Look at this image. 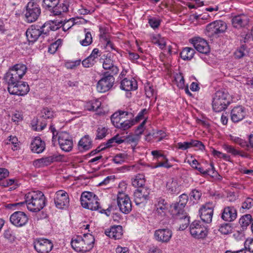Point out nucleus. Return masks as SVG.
I'll list each match as a JSON object with an SVG mask.
<instances>
[{"mask_svg":"<svg viewBox=\"0 0 253 253\" xmlns=\"http://www.w3.org/2000/svg\"><path fill=\"white\" fill-rule=\"evenodd\" d=\"M56 21H47L42 25L34 24L31 25L26 31V35L28 41L34 43L41 37L47 36L50 31H56L59 29L60 25Z\"/></svg>","mask_w":253,"mask_h":253,"instance_id":"obj_1","label":"nucleus"},{"mask_svg":"<svg viewBox=\"0 0 253 253\" xmlns=\"http://www.w3.org/2000/svg\"><path fill=\"white\" fill-rule=\"evenodd\" d=\"M26 204L29 211L37 212L42 210L45 206L46 198L43 193L40 191H32L25 195L23 202L16 203L15 205Z\"/></svg>","mask_w":253,"mask_h":253,"instance_id":"obj_2","label":"nucleus"},{"mask_svg":"<svg viewBox=\"0 0 253 253\" xmlns=\"http://www.w3.org/2000/svg\"><path fill=\"white\" fill-rule=\"evenodd\" d=\"M95 239L89 233L84 234L83 237L77 236L72 238L71 245L72 248L78 252L86 253L94 247Z\"/></svg>","mask_w":253,"mask_h":253,"instance_id":"obj_3","label":"nucleus"},{"mask_svg":"<svg viewBox=\"0 0 253 253\" xmlns=\"http://www.w3.org/2000/svg\"><path fill=\"white\" fill-rule=\"evenodd\" d=\"M27 69L26 66L23 64H17L9 68L3 78L8 85V91L22 78L26 74Z\"/></svg>","mask_w":253,"mask_h":253,"instance_id":"obj_4","label":"nucleus"},{"mask_svg":"<svg viewBox=\"0 0 253 253\" xmlns=\"http://www.w3.org/2000/svg\"><path fill=\"white\" fill-rule=\"evenodd\" d=\"M230 102V96L227 91L218 90L214 93L212 97V109L216 112H220L225 110Z\"/></svg>","mask_w":253,"mask_h":253,"instance_id":"obj_5","label":"nucleus"},{"mask_svg":"<svg viewBox=\"0 0 253 253\" xmlns=\"http://www.w3.org/2000/svg\"><path fill=\"white\" fill-rule=\"evenodd\" d=\"M26 21L28 23L35 22L41 13V9L38 2L29 1L24 11Z\"/></svg>","mask_w":253,"mask_h":253,"instance_id":"obj_6","label":"nucleus"},{"mask_svg":"<svg viewBox=\"0 0 253 253\" xmlns=\"http://www.w3.org/2000/svg\"><path fill=\"white\" fill-rule=\"evenodd\" d=\"M114 75L109 74V72L104 74V77L98 81L97 84V89L99 92H105L110 90L115 81Z\"/></svg>","mask_w":253,"mask_h":253,"instance_id":"obj_7","label":"nucleus"},{"mask_svg":"<svg viewBox=\"0 0 253 253\" xmlns=\"http://www.w3.org/2000/svg\"><path fill=\"white\" fill-rule=\"evenodd\" d=\"M117 204L120 210L124 213L127 214L131 211V202L129 196L123 192L117 195Z\"/></svg>","mask_w":253,"mask_h":253,"instance_id":"obj_8","label":"nucleus"},{"mask_svg":"<svg viewBox=\"0 0 253 253\" xmlns=\"http://www.w3.org/2000/svg\"><path fill=\"white\" fill-rule=\"evenodd\" d=\"M190 232L191 235L197 239H203L207 235V228L199 221H193L190 226Z\"/></svg>","mask_w":253,"mask_h":253,"instance_id":"obj_9","label":"nucleus"},{"mask_svg":"<svg viewBox=\"0 0 253 253\" xmlns=\"http://www.w3.org/2000/svg\"><path fill=\"white\" fill-rule=\"evenodd\" d=\"M55 206L59 209H64L69 205V197L68 193L63 190L57 191L54 197Z\"/></svg>","mask_w":253,"mask_h":253,"instance_id":"obj_10","label":"nucleus"},{"mask_svg":"<svg viewBox=\"0 0 253 253\" xmlns=\"http://www.w3.org/2000/svg\"><path fill=\"white\" fill-rule=\"evenodd\" d=\"M34 248L39 253H48L53 248V244L51 240L45 238H39L34 243Z\"/></svg>","mask_w":253,"mask_h":253,"instance_id":"obj_11","label":"nucleus"},{"mask_svg":"<svg viewBox=\"0 0 253 253\" xmlns=\"http://www.w3.org/2000/svg\"><path fill=\"white\" fill-rule=\"evenodd\" d=\"M58 143L61 149L65 152L70 151L73 148V140L69 133L66 131L59 132Z\"/></svg>","mask_w":253,"mask_h":253,"instance_id":"obj_12","label":"nucleus"},{"mask_svg":"<svg viewBox=\"0 0 253 253\" xmlns=\"http://www.w3.org/2000/svg\"><path fill=\"white\" fill-rule=\"evenodd\" d=\"M63 155L54 154L52 156L39 159L33 162V165L36 168H42L47 166L54 162H60L63 160Z\"/></svg>","mask_w":253,"mask_h":253,"instance_id":"obj_13","label":"nucleus"},{"mask_svg":"<svg viewBox=\"0 0 253 253\" xmlns=\"http://www.w3.org/2000/svg\"><path fill=\"white\" fill-rule=\"evenodd\" d=\"M214 206L212 202H208L200 209V217L204 222L207 223L211 222Z\"/></svg>","mask_w":253,"mask_h":253,"instance_id":"obj_14","label":"nucleus"},{"mask_svg":"<svg viewBox=\"0 0 253 253\" xmlns=\"http://www.w3.org/2000/svg\"><path fill=\"white\" fill-rule=\"evenodd\" d=\"M151 154L156 161V164L153 166L154 168L164 167L169 169L172 167V165L169 164L166 156L162 154L160 151L153 150L151 152Z\"/></svg>","mask_w":253,"mask_h":253,"instance_id":"obj_15","label":"nucleus"},{"mask_svg":"<svg viewBox=\"0 0 253 253\" xmlns=\"http://www.w3.org/2000/svg\"><path fill=\"white\" fill-rule=\"evenodd\" d=\"M150 190L147 187L138 188L134 192V200L136 205L145 203L149 199Z\"/></svg>","mask_w":253,"mask_h":253,"instance_id":"obj_16","label":"nucleus"},{"mask_svg":"<svg viewBox=\"0 0 253 253\" xmlns=\"http://www.w3.org/2000/svg\"><path fill=\"white\" fill-rule=\"evenodd\" d=\"M10 221L15 226L22 227L28 222V217L25 212L18 211L11 215Z\"/></svg>","mask_w":253,"mask_h":253,"instance_id":"obj_17","label":"nucleus"},{"mask_svg":"<svg viewBox=\"0 0 253 253\" xmlns=\"http://www.w3.org/2000/svg\"><path fill=\"white\" fill-rule=\"evenodd\" d=\"M13 86L8 90L11 94L23 96L27 94L30 90L29 85L26 82L22 83L20 81Z\"/></svg>","mask_w":253,"mask_h":253,"instance_id":"obj_18","label":"nucleus"},{"mask_svg":"<svg viewBox=\"0 0 253 253\" xmlns=\"http://www.w3.org/2000/svg\"><path fill=\"white\" fill-rule=\"evenodd\" d=\"M226 29V25L222 21H214L208 24L206 27L207 31L211 35L222 33Z\"/></svg>","mask_w":253,"mask_h":253,"instance_id":"obj_19","label":"nucleus"},{"mask_svg":"<svg viewBox=\"0 0 253 253\" xmlns=\"http://www.w3.org/2000/svg\"><path fill=\"white\" fill-rule=\"evenodd\" d=\"M172 235V232L169 228H163L156 230L154 233L155 239L162 243L169 242Z\"/></svg>","mask_w":253,"mask_h":253,"instance_id":"obj_20","label":"nucleus"},{"mask_svg":"<svg viewBox=\"0 0 253 253\" xmlns=\"http://www.w3.org/2000/svg\"><path fill=\"white\" fill-rule=\"evenodd\" d=\"M194 48L199 52L207 54L210 52V47L207 41L200 38H195L192 40Z\"/></svg>","mask_w":253,"mask_h":253,"instance_id":"obj_21","label":"nucleus"},{"mask_svg":"<svg viewBox=\"0 0 253 253\" xmlns=\"http://www.w3.org/2000/svg\"><path fill=\"white\" fill-rule=\"evenodd\" d=\"M237 216V212L236 209L233 206H227L222 210L221 218L228 222L234 221Z\"/></svg>","mask_w":253,"mask_h":253,"instance_id":"obj_22","label":"nucleus"},{"mask_svg":"<svg viewBox=\"0 0 253 253\" xmlns=\"http://www.w3.org/2000/svg\"><path fill=\"white\" fill-rule=\"evenodd\" d=\"M156 213L161 217L164 216L168 210V204L162 197L157 198L155 204Z\"/></svg>","mask_w":253,"mask_h":253,"instance_id":"obj_23","label":"nucleus"},{"mask_svg":"<svg viewBox=\"0 0 253 253\" xmlns=\"http://www.w3.org/2000/svg\"><path fill=\"white\" fill-rule=\"evenodd\" d=\"M249 19L245 14H240L233 16L232 18V25L233 27L240 29L246 26L249 23Z\"/></svg>","mask_w":253,"mask_h":253,"instance_id":"obj_24","label":"nucleus"},{"mask_svg":"<svg viewBox=\"0 0 253 253\" xmlns=\"http://www.w3.org/2000/svg\"><path fill=\"white\" fill-rule=\"evenodd\" d=\"M246 111L245 108L241 106H237L231 111V119L235 123L242 120L245 117Z\"/></svg>","mask_w":253,"mask_h":253,"instance_id":"obj_25","label":"nucleus"},{"mask_svg":"<svg viewBox=\"0 0 253 253\" xmlns=\"http://www.w3.org/2000/svg\"><path fill=\"white\" fill-rule=\"evenodd\" d=\"M105 234L115 240L120 239L123 236V228L121 225H114L105 231Z\"/></svg>","mask_w":253,"mask_h":253,"instance_id":"obj_26","label":"nucleus"},{"mask_svg":"<svg viewBox=\"0 0 253 253\" xmlns=\"http://www.w3.org/2000/svg\"><path fill=\"white\" fill-rule=\"evenodd\" d=\"M179 198V202L172 205V211L174 214H179L181 212H183L182 209L185 207L188 200V196L186 194H181Z\"/></svg>","mask_w":253,"mask_h":253,"instance_id":"obj_27","label":"nucleus"},{"mask_svg":"<svg viewBox=\"0 0 253 253\" xmlns=\"http://www.w3.org/2000/svg\"><path fill=\"white\" fill-rule=\"evenodd\" d=\"M102 66L105 70H109V74L116 75L119 72L118 67L114 65V61L110 56H106L104 59Z\"/></svg>","mask_w":253,"mask_h":253,"instance_id":"obj_28","label":"nucleus"},{"mask_svg":"<svg viewBox=\"0 0 253 253\" xmlns=\"http://www.w3.org/2000/svg\"><path fill=\"white\" fill-rule=\"evenodd\" d=\"M45 149V143L41 138L36 137L31 142V151L35 153H42Z\"/></svg>","mask_w":253,"mask_h":253,"instance_id":"obj_29","label":"nucleus"},{"mask_svg":"<svg viewBox=\"0 0 253 253\" xmlns=\"http://www.w3.org/2000/svg\"><path fill=\"white\" fill-rule=\"evenodd\" d=\"M112 123L116 127L123 130H127L135 124L134 120L132 119L119 121V120L117 118L114 121V122Z\"/></svg>","mask_w":253,"mask_h":253,"instance_id":"obj_30","label":"nucleus"},{"mask_svg":"<svg viewBox=\"0 0 253 253\" xmlns=\"http://www.w3.org/2000/svg\"><path fill=\"white\" fill-rule=\"evenodd\" d=\"M137 88V83L134 79L125 78L121 83V88L126 91L135 90Z\"/></svg>","mask_w":253,"mask_h":253,"instance_id":"obj_31","label":"nucleus"},{"mask_svg":"<svg viewBox=\"0 0 253 253\" xmlns=\"http://www.w3.org/2000/svg\"><path fill=\"white\" fill-rule=\"evenodd\" d=\"M98 201L99 199L98 197L95 195V197H93L91 200H89V202L87 203V205H85L83 207L89 209L91 211H98L100 213H104L105 212V210L101 209V207L100 206Z\"/></svg>","mask_w":253,"mask_h":253,"instance_id":"obj_32","label":"nucleus"},{"mask_svg":"<svg viewBox=\"0 0 253 253\" xmlns=\"http://www.w3.org/2000/svg\"><path fill=\"white\" fill-rule=\"evenodd\" d=\"M133 117L132 114L128 111H125L119 110L114 113L111 117L112 122H114L117 118L119 120V121L126 120L127 119H131Z\"/></svg>","mask_w":253,"mask_h":253,"instance_id":"obj_33","label":"nucleus"},{"mask_svg":"<svg viewBox=\"0 0 253 253\" xmlns=\"http://www.w3.org/2000/svg\"><path fill=\"white\" fill-rule=\"evenodd\" d=\"M43 2L47 7L52 8L54 15L61 14V11H57L59 9L57 7V5L59 3V0H43Z\"/></svg>","mask_w":253,"mask_h":253,"instance_id":"obj_34","label":"nucleus"},{"mask_svg":"<svg viewBox=\"0 0 253 253\" xmlns=\"http://www.w3.org/2000/svg\"><path fill=\"white\" fill-rule=\"evenodd\" d=\"M91 140L87 135L82 138L79 142V149H82L83 150H87L91 148Z\"/></svg>","mask_w":253,"mask_h":253,"instance_id":"obj_35","label":"nucleus"},{"mask_svg":"<svg viewBox=\"0 0 253 253\" xmlns=\"http://www.w3.org/2000/svg\"><path fill=\"white\" fill-rule=\"evenodd\" d=\"M253 218L250 214L243 215L239 219V223L243 230L247 228L253 222Z\"/></svg>","mask_w":253,"mask_h":253,"instance_id":"obj_36","label":"nucleus"},{"mask_svg":"<svg viewBox=\"0 0 253 253\" xmlns=\"http://www.w3.org/2000/svg\"><path fill=\"white\" fill-rule=\"evenodd\" d=\"M167 188L171 194H177L180 191V187L176 180H171L167 182Z\"/></svg>","mask_w":253,"mask_h":253,"instance_id":"obj_37","label":"nucleus"},{"mask_svg":"<svg viewBox=\"0 0 253 253\" xmlns=\"http://www.w3.org/2000/svg\"><path fill=\"white\" fill-rule=\"evenodd\" d=\"M124 137H121L119 134H117L112 138L109 139L105 144V148H109L115 146V144H120L125 141L123 139Z\"/></svg>","mask_w":253,"mask_h":253,"instance_id":"obj_38","label":"nucleus"},{"mask_svg":"<svg viewBox=\"0 0 253 253\" xmlns=\"http://www.w3.org/2000/svg\"><path fill=\"white\" fill-rule=\"evenodd\" d=\"M195 53V50L191 47H186L183 48L180 53V56L183 60H190Z\"/></svg>","mask_w":253,"mask_h":253,"instance_id":"obj_39","label":"nucleus"},{"mask_svg":"<svg viewBox=\"0 0 253 253\" xmlns=\"http://www.w3.org/2000/svg\"><path fill=\"white\" fill-rule=\"evenodd\" d=\"M177 215V218L179 219L181 222L183 221L180 225L179 229L181 230H184L189 225V217H188L186 213H183L181 212L179 214H175Z\"/></svg>","mask_w":253,"mask_h":253,"instance_id":"obj_40","label":"nucleus"},{"mask_svg":"<svg viewBox=\"0 0 253 253\" xmlns=\"http://www.w3.org/2000/svg\"><path fill=\"white\" fill-rule=\"evenodd\" d=\"M145 183L144 176L141 174H138L134 178L132 179V185L135 187L139 188L143 187Z\"/></svg>","mask_w":253,"mask_h":253,"instance_id":"obj_41","label":"nucleus"},{"mask_svg":"<svg viewBox=\"0 0 253 253\" xmlns=\"http://www.w3.org/2000/svg\"><path fill=\"white\" fill-rule=\"evenodd\" d=\"M101 102L95 99L89 101L85 104V108L88 111H96L101 106Z\"/></svg>","mask_w":253,"mask_h":253,"instance_id":"obj_42","label":"nucleus"},{"mask_svg":"<svg viewBox=\"0 0 253 253\" xmlns=\"http://www.w3.org/2000/svg\"><path fill=\"white\" fill-rule=\"evenodd\" d=\"M95 195L92 192L87 191L83 192L80 198L82 206L84 207L85 205H87L89 200L95 197Z\"/></svg>","mask_w":253,"mask_h":253,"instance_id":"obj_43","label":"nucleus"},{"mask_svg":"<svg viewBox=\"0 0 253 253\" xmlns=\"http://www.w3.org/2000/svg\"><path fill=\"white\" fill-rule=\"evenodd\" d=\"M6 143L8 145H12L13 146L11 147V149L13 151L17 150L19 149V142L16 136H9L6 140Z\"/></svg>","mask_w":253,"mask_h":253,"instance_id":"obj_44","label":"nucleus"},{"mask_svg":"<svg viewBox=\"0 0 253 253\" xmlns=\"http://www.w3.org/2000/svg\"><path fill=\"white\" fill-rule=\"evenodd\" d=\"M84 32L85 33V38L80 41V43L83 46H87L92 43V37L90 32L87 31L86 29H84Z\"/></svg>","mask_w":253,"mask_h":253,"instance_id":"obj_45","label":"nucleus"},{"mask_svg":"<svg viewBox=\"0 0 253 253\" xmlns=\"http://www.w3.org/2000/svg\"><path fill=\"white\" fill-rule=\"evenodd\" d=\"M253 206V199L251 198H247L242 203L240 211L242 212H245L247 210L250 209Z\"/></svg>","mask_w":253,"mask_h":253,"instance_id":"obj_46","label":"nucleus"},{"mask_svg":"<svg viewBox=\"0 0 253 253\" xmlns=\"http://www.w3.org/2000/svg\"><path fill=\"white\" fill-rule=\"evenodd\" d=\"M218 230L221 234L227 235L232 232V227L230 224L224 223L220 225Z\"/></svg>","mask_w":253,"mask_h":253,"instance_id":"obj_47","label":"nucleus"},{"mask_svg":"<svg viewBox=\"0 0 253 253\" xmlns=\"http://www.w3.org/2000/svg\"><path fill=\"white\" fill-rule=\"evenodd\" d=\"M74 19H70L69 20L67 21L66 23L62 24V21H57V20H54V21H56V24H59L60 25L59 28L62 26L63 30L66 31L71 28L72 26L74 25Z\"/></svg>","mask_w":253,"mask_h":253,"instance_id":"obj_48","label":"nucleus"},{"mask_svg":"<svg viewBox=\"0 0 253 253\" xmlns=\"http://www.w3.org/2000/svg\"><path fill=\"white\" fill-rule=\"evenodd\" d=\"M42 117L45 119H51L54 117V113L50 109L46 108H43L42 111Z\"/></svg>","mask_w":253,"mask_h":253,"instance_id":"obj_49","label":"nucleus"},{"mask_svg":"<svg viewBox=\"0 0 253 253\" xmlns=\"http://www.w3.org/2000/svg\"><path fill=\"white\" fill-rule=\"evenodd\" d=\"M108 129L105 127L99 126L97 129L96 139H101L107 134Z\"/></svg>","mask_w":253,"mask_h":253,"instance_id":"obj_50","label":"nucleus"},{"mask_svg":"<svg viewBox=\"0 0 253 253\" xmlns=\"http://www.w3.org/2000/svg\"><path fill=\"white\" fill-rule=\"evenodd\" d=\"M235 58L240 59L243 57L245 55V48L244 45L238 48L234 53Z\"/></svg>","mask_w":253,"mask_h":253,"instance_id":"obj_51","label":"nucleus"},{"mask_svg":"<svg viewBox=\"0 0 253 253\" xmlns=\"http://www.w3.org/2000/svg\"><path fill=\"white\" fill-rule=\"evenodd\" d=\"M161 22V20L156 17L150 18L148 19V23L150 26L153 29L159 27Z\"/></svg>","mask_w":253,"mask_h":253,"instance_id":"obj_52","label":"nucleus"},{"mask_svg":"<svg viewBox=\"0 0 253 253\" xmlns=\"http://www.w3.org/2000/svg\"><path fill=\"white\" fill-rule=\"evenodd\" d=\"M175 80L177 83V85L179 88H183L185 84H184V79L183 76L181 74H179L177 75Z\"/></svg>","mask_w":253,"mask_h":253,"instance_id":"obj_53","label":"nucleus"},{"mask_svg":"<svg viewBox=\"0 0 253 253\" xmlns=\"http://www.w3.org/2000/svg\"><path fill=\"white\" fill-rule=\"evenodd\" d=\"M145 94L147 97L150 98L156 93V91L152 85L149 84L145 87Z\"/></svg>","mask_w":253,"mask_h":253,"instance_id":"obj_54","label":"nucleus"},{"mask_svg":"<svg viewBox=\"0 0 253 253\" xmlns=\"http://www.w3.org/2000/svg\"><path fill=\"white\" fill-rule=\"evenodd\" d=\"M126 158V155L123 154L116 155L113 158V162L117 164H121L125 162Z\"/></svg>","mask_w":253,"mask_h":253,"instance_id":"obj_55","label":"nucleus"},{"mask_svg":"<svg viewBox=\"0 0 253 253\" xmlns=\"http://www.w3.org/2000/svg\"><path fill=\"white\" fill-rule=\"evenodd\" d=\"M212 154L214 156L217 157L219 158H223L224 160L226 161H229L230 156L224 154L219 151H216L215 150H213Z\"/></svg>","mask_w":253,"mask_h":253,"instance_id":"obj_56","label":"nucleus"},{"mask_svg":"<svg viewBox=\"0 0 253 253\" xmlns=\"http://www.w3.org/2000/svg\"><path fill=\"white\" fill-rule=\"evenodd\" d=\"M190 195L191 199L198 200L201 197L202 193L198 190L194 189L191 191Z\"/></svg>","mask_w":253,"mask_h":253,"instance_id":"obj_57","label":"nucleus"},{"mask_svg":"<svg viewBox=\"0 0 253 253\" xmlns=\"http://www.w3.org/2000/svg\"><path fill=\"white\" fill-rule=\"evenodd\" d=\"M223 148L228 153H231L234 156L237 155V154H240V151L235 149L233 147L231 146L225 145L223 146Z\"/></svg>","mask_w":253,"mask_h":253,"instance_id":"obj_58","label":"nucleus"},{"mask_svg":"<svg viewBox=\"0 0 253 253\" xmlns=\"http://www.w3.org/2000/svg\"><path fill=\"white\" fill-rule=\"evenodd\" d=\"M245 249L253 253V239H247L244 243Z\"/></svg>","mask_w":253,"mask_h":253,"instance_id":"obj_59","label":"nucleus"},{"mask_svg":"<svg viewBox=\"0 0 253 253\" xmlns=\"http://www.w3.org/2000/svg\"><path fill=\"white\" fill-rule=\"evenodd\" d=\"M95 64V62L93 61L92 59H91V57L89 56L86 58L84 59L82 61V64L84 67L85 68H88L92 66Z\"/></svg>","mask_w":253,"mask_h":253,"instance_id":"obj_60","label":"nucleus"},{"mask_svg":"<svg viewBox=\"0 0 253 253\" xmlns=\"http://www.w3.org/2000/svg\"><path fill=\"white\" fill-rule=\"evenodd\" d=\"M68 4L67 2H64L62 4H58L57 5V7L59 9L58 11H61V14L62 12H65L68 10Z\"/></svg>","mask_w":253,"mask_h":253,"instance_id":"obj_61","label":"nucleus"},{"mask_svg":"<svg viewBox=\"0 0 253 253\" xmlns=\"http://www.w3.org/2000/svg\"><path fill=\"white\" fill-rule=\"evenodd\" d=\"M234 141L235 143L239 144L243 148H246L249 146L247 142L239 137L235 138V139H234Z\"/></svg>","mask_w":253,"mask_h":253,"instance_id":"obj_62","label":"nucleus"},{"mask_svg":"<svg viewBox=\"0 0 253 253\" xmlns=\"http://www.w3.org/2000/svg\"><path fill=\"white\" fill-rule=\"evenodd\" d=\"M58 42V41L51 44L50 46L48 47V51L49 53L53 54L56 52L58 47V44H57Z\"/></svg>","mask_w":253,"mask_h":253,"instance_id":"obj_63","label":"nucleus"},{"mask_svg":"<svg viewBox=\"0 0 253 253\" xmlns=\"http://www.w3.org/2000/svg\"><path fill=\"white\" fill-rule=\"evenodd\" d=\"M15 180L14 179H8L2 181L0 182V185L3 187H8L13 184Z\"/></svg>","mask_w":253,"mask_h":253,"instance_id":"obj_64","label":"nucleus"}]
</instances>
